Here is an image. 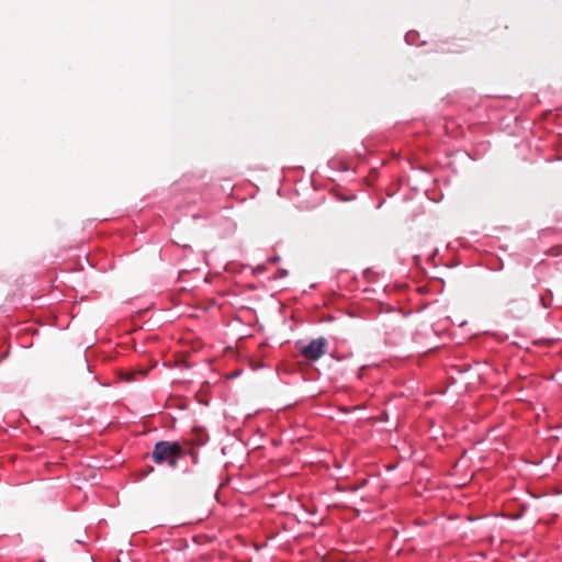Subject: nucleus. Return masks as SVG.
Instances as JSON below:
<instances>
[{
	"label": "nucleus",
	"mask_w": 562,
	"mask_h": 562,
	"mask_svg": "<svg viewBox=\"0 0 562 562\" xmlns=\"http://www.w3.org/2000/svg\"><path fill=\"white\" fill-rule=\"evenodd\" d=\"M413 36H414V34H413V33H408V34H406V41H407L408 43H412V37H413Z\"/></svg>",
	"instance_id": "4"
},
{
	"label": "nucleus",
	"mask_w": 562,
	"mask_h": 562,
	"mask_svg": "<svg viewBox=\"0 0 562 562\" xmlns=\"http://www.w3.org/2000/svg\"><path fill=\"white\" fill-rule=\"evenodd\" d=\"M180 456L181 447L178 442H157L153 451V459L156 463L167 462L170 467L176 465Z\"/></svg>",
	"instance_id": "1"
},
{
	"label": "nucleus",
	"mask_w": 562,
	"mask_h": 562,
	"mask_svg": "<svg viewBox=\"0 0 562 562\" xmlns=\"http://www.w3.org/2000/svg\"><path fill=\"white\" fill-rule=\"evenodd\" d=\"M540 302L543 307H550L552 304V293L547 290L543 294L540 295Z\"/></svg>",
	"instance_id": "3"
},
{
	"label": "nucleus",
	"mask_w": 562,
	"mask_h": 562,
	"mask_svg": "<svg viewBox=\"0 0 562 562\" xmlns=\"http://www.w3.org/2000/svg\"><path fill=\"white\" fill-rule=\"evenodd\" d=\"M327 350V340L324 337L312 340L301 348L303 357L311 361L318 360Z\"/></svg>",
	"instance_id": "2"
}]
</instances>
